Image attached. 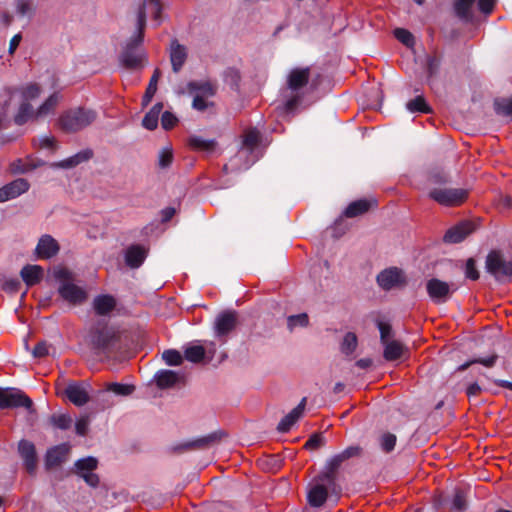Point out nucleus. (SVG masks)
I'll list each match as a JSON object with an SVG mask.
<instances>
[{"mask_svg": "<svg viewBox=\"0 0 512 512\" xmlns=\"http://www.w3.org/2000/svg\"><path fill=\"white\" fill-rule=\"evenodd\" d=\"M311 70L309 67H296L290 70L287 75V88L294 93L283 106V113H293L303 100V94L300 93L310 82Z\"/></svg>", "mask_w": 512, "mask_h": 512, "instance_id": "1", "label": "nucleus"}, {"mask_svg": "<svg viewBox=\"0 0 512 512\" xmlns=\"http://www.w3.org/2000/svg\"><path fill=\"white\" fill-rule=\"evenodd\" d=\"M55 278L59 281V295L67 302L79 305L86 301L87 292L84 287L74 282V276L66 268H60L55 271Z\"/></svg>", "mask_w": 512, "mask_h": 512, "instance_id": "2", "label": "nucleus"}, {"mask_svg": "<svg viewBox=\"0 0 512 512\" xmlns=\"http://www.w3.org/2000/svg\"><path fill=\"white\" fill-rule=\"evenodd\" d=\"M337 492V483L327 476L319 474L307 486V501L313 508L322 507L329 494Z\"/></svg>", "mask_w": 512, "mask_h": 512, "instance_id": "3", "label": "nucleus"}, {"mask_svg": "<svg viewBox=\"0 0 512 512\" xmlns=\"http://www.w3.org/2000/svg\"><path fill=\"white\" fill-rule=\"evenodd\" d=\"M96 117L97 113L94 110L79 107L63 113L59 118V124L63 131L72 133L86 128Z\"/></svg>", "mask_w": 512, "mask_h": 512, "instance_id": "4", "label": "nucleus"}, {"mask_svg": "<svg viewBox=\"0 0 512 512\" xmlns=\"http://www.w3.org/2000/svg\"><path fill=\"white\" fill-rule=\"evenodd\" d=\"M485 269L498 282H508L512 278V261L502 251L491 250L486 256Z\"/></svg>", "mask_w": 512, "mask_h": 512, "instance_id": "5", "label": "nucleus"}, {"mask_svg": "<svg viewBox=\"0 0 512 512\" xmlns=\"http://www.w3.org/2000/svg\"><path fill=\"white\" fill-rule=\"evenodd\" d=\"M143 41L130 38L123 47L119 62L121 66L128 70H140L144 67L146 61V53L142 47Z\"/></svg>", "mask_w": 512, "mask_h": 512, "instance_id": "6", "label": "nucleus"}, {"mask_svg": "<svg viewBox=\"0 0 512 512\" xmlns=\"http://www.w3.org/2000/svg\"><path fill=\"white\" fill-rule=\"evenodd\" d=\"M428 195L442 206H459L468 198V190L463 188H433Z\"/></svg>", "mask_w": 512, "mask_h": 512, "instance_id": "7", "label": "nucleus"}, {"mask_svg": "<svg viewBox=\"0 0 512 512\" xmlns=\"http://www.w3.org/2000/svg\"><path fill=\"white\" fill-rule=\"evenodd\" d=\"M476 0H456L453 8L455 15L463 22L469 23L473 20L472 7ZM496 0H478V8L483 14H490L495 6Z\"/></svg>", "mask_w": 512, "mask_h": 512, "instance_id": "8", "label": "nucleus"}, {"mask_svg": "<svg viewBox=\"0 0 512 512\" xmlns=\"http://www.w3.org/2000/svg\"><path fill=\"white\" fill-rule=\"evenodd\" d=\"M32 400L22 391L14 388H0V409L24 407L32 409Z\"/></svg>", "mask_w": 512, "mask_h": 512, "instance_id": "9", "label": "nucleus"}, {"mask_svg": "<svg viewBox=\"0 0 512 512\" xmlns=\"http://www.w3.org/2000/svg\"><path fill=\"white\" fill-rule=\"evenodd\" d=\"M361 448L359 446H350L342 452L333 455L326 461L324 471L321 473L336 482V474L341 465L352 457L359 456Z\"/></svg>", "mask_w": 512, "mask_h": 512, "instance_id": "10", "label": "nucleus"}, {"mask_svg": "<svg viewBox=\"0 0 512 512\" xmlns=\"http://www.w3.org/2000/svg\"><path fill=\"white\" fill-rule=\"evenodd\" d=\"M98 465V461L94 457H86L76 461L75 473L81 477L89 486L97 487L99 484V477L94 473Z\"/></svg>", "mask_w": 512, "mask_h": 512, "instance_id": "11", "label": "nucleus"}, {"mask_svg": "<svg viewBox=\"0 0 512 512\" xmlns=\"http://www.w3.org/2000/svg\"><path fill=\"white\" fill-rule=\"evenodd\" d=\"M117 340V333L113 328L107 326L96 329L91 336L93 345L105 353L112 350Z\"/></svg>", "mask_w": 512, "mask_h": 512, "instance_id": "12", "label": "nucleus"}, {"mask_svg": "<svg viewBox=\"0 0 512 512\" xmlns=\"http://www.w3.org/2000/svg\"><path fill=\"white\" fill-rule=\"evenodd\" d=\"M377 283L384 290H391L405 285L406 279L402 270L392 267L377 275Z\"/></svg>", "mask_w": 512, "mask_h": 512, "instance_id": "13", "label": "nucleus"}, {"mask_svg": "<svg viewBox=\"0 0 512 512\" xmlns=\"http://www.w3.org/2000/svg\"><path fill=\"white\" fill-rule=\"evenodd\" d=\"M426 289L429 297L435 303H445L454 291L447 282L437 278L428 280Z\"/></svg>", "mask_w": 512, "mask_h": 512, "instance_id": "14", "label": "nucleus"}, {"mask_svg": "<svg viewBox=\"0 0 512 512\" xmlns=\"http://www.w3.org/2000/svg\"><path fill=\"white\" fill-rule=\"evenodd\" d=\"M237 325V313L234 311H225L220 313L214 323L216 337L225 338Z\"/></svg>", "mask_w": 512, "mask_h": 512, "instance_id": "15", "label": "nucleus"}, {"mask_svg": "<svg viewBox=\"0 0 512 512\" xmlns=\"http://www.w3.org/2000/svg\"><path fill=\"white\" fill-rule=\"evenodd\" d=\"M29 182L24 178H17L0 188V202L14 199L28 191Z\"/></svg>", "mask_w": 512, "mask_h": 512, "instance_id": "16", "label": "nucleus"}, {"mask_svg": "<svg viewBox=\"0 0 512 512\" xmlns=\"http://www.w3.org/2000/svg\"><path fill=\"white\" fill-rule=\"evenodd\" d=\"M376 206L377 201L374 198L358 199L348 204V206L343 211L342 216L346 218H355L366 214Z\"/></svg>", "mask_w": 512, "mask_h": 512, "instance_id": "17", "label": "nucleus"}, {"mask_svg": "<svg viewBox=\"0 0 512 512\" xmlns=\"http://www.w3.org/2000/svg\"><path fill=\"white\" fill-rule=\"evenodd\" d=\"M18 451L23 459L24 466L28 473L33 474L37 466L35 446L28 440H21L18 444Z\"/></svg>", "mask_w": 512, "mask_h": 512, "instance_id": "18", "label": "nucleus"}, {"mask_svg": "<svg viewBox=\"0 0 512 512\" xmlns=\"http://www.w3.org/2000/svg\"><path fill=\"white\" fill-rule=\"evenodd\" d=\"M147 255V247L140 244L131 245L125 251V263L132 269L139 268L145 261Z\"/></svg>", "mask_w": 512, "mask_h": 512, "instance_id": "19", "label": "nucleus"}, {"mask_svg": "<svg viewBox=\"0 0 512 512\" xmlns=\"http://www.w3.org/2000/svg\"><path fill=\"white\" fill-rule=\"evenodd\" d=\"M169 54L172 70L174 73H178L187 60V48L180 44L177 39H173L170 44Z\"/></svg>", "mask_w": 512, "mask_h": 512, "instance_id": "20", "label": "nucleus"}, {"mask_svg": "<svg viewBox=\"0 0 512 512\" xmlns=\"http://www.w3.org/2000/svg\"><path fill=\"white\" fill-rule=\"evenodd\" d=\"M154 379L160 389H167L182 383L184 374L173 370H160L155 374Z\"/></svg>", "mask_w": 512, "mask_h": 512, "instance_id": "21", "label": "nucleus"}, {"mask_svg": "<svg viewBox=\"0 0 512 512\" xmlns=\"http://www.w3.org/2000/svg\"><path fill=\"white\" fill-rule=\"evenodd\" d=\"M64 394L76 406H82L89 400L85 386L76 382L69 383L64 390Z\"/></svg>", "mask_w": 512, "mask_h": 512, "instance_id": "22", "label": "nucleus"}, {"mask_svg": "<svg viewBox=\"0 0 512 512\" xmlns=\"http://www.w3.org/2000/svg\"><path fill=\"white\" fill-rule=\"evenodd\" d=\"M70 447L68 444L57 445L49 449L45 457V465L47 469L59 466L66 460Z\"/></svg>", "mask_w": 512, "mask_h": 512, "instance_id": "23", "label": "nucleus"}, {"mask_svg": "<svg viewBox=\"0 0 512 512\" xmlns=\"http://www.w3.org/2000/svg\"><path fill=\"white\" fill-rule=\"evenodd\" d=\"M306 401V397L302 398L300 403L279 422L277 426L279 432H288L291 427L299 420V418L303 415Z\"/></svg>", "mask_w": 512, "mask_h": 512, "instance_id": "24", "label": "nucleus"}, {"mask_svg": "<svg viewBox=\"0 0 512 512\" xmlns=\"http://www.w3.org/2000/svg\"><path fill=\"white\" fill-rule=\"evenodd\" d=\"M473 232L472 226H451L444 234L443 240L447 244H457L464 241Z\"/></svg>", "mask_w": 512, "mask_h": 512, "instance_id": "25", "label": "nucleus"}, {"mask_svg": "<svg viewBox=\"0 0 512 512\" xmlns=\"http://www.w3.org/2000/svg\"><path fill=\"white\" fill-rule=\"evenodd\" d=\"M93 309L100 316L109 315L116 307V299L112 295H98L93 300Z\"/></svg>", "mask_w": 512, "mask_h": 512, "instance_id": "26", "label": "nucleus"}, {"mask_svg": "<svg viewBox=\"0 0 512 512\" xmlns=\"http://www.w3.org/2000/svg\"><path fill=\"white\" fill-rule=\"evenodd\" d=\"M58 244L51 236H43L36 247V252L41 258H50L58 252Z\"/></svg>", "mask_w": 512, "mask_h": 512, "instance_id": "27", "label": "nucleus"}, {"mask_svg": "<svg viewBox=\"0 0 512 512\" xmlns=\"http://www.w3.org/2000/svg\"><path fill=\"white\" fill-rule=\"evenodd\" d=\"M93 157V151L91 149H85L82 150L75 155L68 157L57 164H55L56 167L63 168V169H69L76 167L77 165L86 162L90 160Z\"/></svg>", "mask_w": 512, "mask_h": 512, "instance_id": "28", "label": "nucleus"}, {"mask_svg": "<svg viewBox=\"0 0 512 512\" xmlns=\"http://www.w3.org/2000/svg\"><path fill=\"white\" fill-rule=\"evenodd\" d=\"M20 274L27 286H33L42 279L43 269L38 265H26Z\"/></svg>", "mask_w": 512, "mask_h": 512, "instance_id": "29", "label": "nucleus"}, {"mask_svg": "<svg viewBox=\"0 0 512 512\" xmlns=\"http://www.w3.org/2000/svg\"><path fill=\"white\" fill-rule=\"evenodd\" d=\"M383 345V356L387 361H394L401 358L406 351L404 345L396 340H390Z\"/></svg>", "mask_w": 512, "mask_h": 512, "instance_id": "30", "label": "nucleus"}, {"mask_svg": "<svg viewBox=\"0 0 512 512\" xmlns=\"http://www.w3.org/2000/svg\"><path fill=\"white\" fill-rule=\"evenodd\" d=\"M163 109V103L158 102L145 114L142 120V125L148 130H154L158 126L159 115Z\"/></svg>", "mask_w": 512, "mask_h": 512, "instance_id": "31", "label": "nucleus"}, {"mask_svg": "<svg viewBox=\"0 0 512 512\" xmlns=\"http://www.w3.org/2000/svg\"><path fill=\"white\" fill-rule=\"evenodd\" d=\"M161 76V72L158 68H156L150 78L146 91L142 97V106L146 107L150 104L152 98L154 97L157 91L158 80Z\"/></svg>", "mask_w": 512, "mask_h": 512, "instance_id": "32", "label": "nucleus"}, {"mask_svg": "<svg viewBox=\"0 0 512 512\" xmlns=\"http://www.w3.org/2000/svg\"><path fill=\"white\" fill-rule=\"evenodd\" d=\"M406 108L411 113L419 112V113L429 114L432 112V108L426 102L423 95H418L414 99L408 101L406 104Z\"/></svg>", "mask_w": 512, "mask_h": 512, "instance_id": "33", "label": "nucleus"}, {"mask_svg": "<svg viewBox=\"0 0 512 512\" xmlns=\"http://www.w3.org/2000/svg\"><path fill=\"white\" fill-rule=\"evenodd\" d=\"M493 106L497 115L511 117L512 119V96L508 98H496Z\"/></svg>", "mask_w": 512, "mask_h": 512, "instance_id": "34", "label": "nucleus"}, {"mask_svg": "<svg viewBox=\"0 0 512 512\" xmlns=\"http://www.w3.org/2000/svg\"><path fill=\"white\" fill-rule=\"evenodd\" d=\"M33 116L34 111L32 105L29 102L22 101L17 114L14 116V122L21 126Z\"/></svg>", "mask_w": 512, "mask_h": 512, "instance_id": "35", "label": "nucleus"}, {"mask_svg": "<svg viewBox=\"0 0 512 512\" xmlns=\"http://www.w3.org/2000/svg\"><path fill=\"white\" fill-rule=\"evenodd\" d=\"M184 357L190 362L199 363L205 357V348L201 345H189L184 350Z\"/></svg>", "mask_w": 512, "mask_h": 512, "instance_id": "36", "label": "nucleus"}, {"mask_svg": "<svg viewBox=\"0 0 512 512\" xmlns=\"http://www.w3.org/2000/svg\"><path fill=\"white\" fill-rule=\"evenodd\" d=\"M187 88L190 92L199 91L203 95L206 96H214L216 90L215 87L209 82H198V81H190L187 84Z\"/></svg>", "mask_w": 512, "mask_h": 512, "instance_id": "37", "label": "nucleus"}, {"mask_svg": "<svg viewBox=\"0 0 512 512\" xmlns=\"http://www.w3.org/2000/svg\"><path fill=\"white\" fill-rule=\"evenodd\" d=\"M441 66V58L437 55H428L426 58L427 79L430 81L439 73Z\"/></svg>", "mask_w": 512, "mask_h": 512, "instance_id": "38", "label": "nucleus"}, {"mask_svg": "<svg viewBox=\"0 0 512 512\" xmlns=\"http://www.w3.org/2000/svg\"><path fill=\"white\" fill-rule=\"evenodd\" d=\"M189 145L197 150L211 151L215 148L216 142L214 140H207L200 136H192L189 139Z\"/></svg>", "mask_w": 512, "mask_h": 512, "instance_id": "39", "label": "nucleus"}, {"mask_svg": "<svg viewBox=\"0 0 512 512\" xmlns=\"http://www.w3.org/2000/svg\"><path fill=\"white\" fill-rule=\"evenodd\" d=\"M309 324V317L306 313L291 315L287 318V327L290 331L296 328H304Z\"/></svg>", "mask_w": 512, "mask_h": 512, "instance_id": "40", "label": "nucleus"}, {"mask_svg": "<svg viewBox=\"0 0 512 512\" xmlns=\"http://www.w3.org/2000/svg\"><path fill=\"white\" fill-rule=\"evenodd\" d=\"M141 8L147 9L158 25L161 23L162 5L160 0H145Z\"/></svg>", "mask_w": 512, "mask_h": 512, "instance_id": "41", "label": "nucleus"}, {"mask_svg": "<svg viewBox=\"0 0 512 512\" xmlns=\"http://www.w3.org/2000/svg\"><path fill=\"white\" fill-rule=\"evenodd\" d=\"M146 27V11L144 8L139 7L137 13V27L136 32L131 38L137 39V41L144 40V30Z\"/></svg>", "mask_w": 512, "mask_h": 512, "instance_id": "42", "label": "nucleus"}, {"mask_svg": "<svg viewBox=\"0 0 512 512\" xmlns=\"http://www.w3.org/2000/svg\"><path fill=\"white\" fill-rule=\"evenodd\" d=\"M59 97L57 93H54L48 97V99L38 108L35 113L36 117L45 116L50 113L56 107Z\"/></svg>", "mask_w": 512, "mask_h": 512, "instance_id": "43", "label": "nucleus"}, {"mask_svg": "<svg viewBox=\"0 0 512 512\" xmlns=\"http://www.w3.org/2000/svg\"><path fill=\"white\" fill-rule=\"evenodd\" d=\"M357 347V336L353 332H348L345 334L343 341L341 343V351L346 354H352Z\"/></svg>", "mask_w": 512, "mask_h": 512, "instance_id": "44", "label": "nucleus"}, {"mask_svg": "<svg viewBox=\"0 0 512 512\" xmlns=\"http://www.w3.org/2000/svg\"><path fill=\"white\" fill-rule=\"evenodd\" d=\"M162 358L169 366H179L183 362L182 354L174 349L165 350L162 354Z\"/></svg>", "mask_w": 512, "mask_h": 512, "instance_id": "45", "label": "nucleus"}, {"mask_svg": "<svg viewBox=\"0 0 512 512\" xmlns=\"http://www.w3.org/2000/svg\"><path fill=\"white\" fill-rule=\"evenodd\" d=\"M394 36L398 41L407 47H413L415 44V38L413 34L404 28H396L394 30Z\"/></svg>", "mask_w": 512, "mask_h": 512, "instance_id": "46", "label": "nucleus"}, {"mask_svg": "<svg viewBox=\"0 0 512 512\" xmlns=\"http://www.w3.org/2000/svg\"><path fill=\"white\" fill-rule=\"evenodd\" d=\"M107 390L115 393L116 395L128 396L134 392L135 387L129 384L109 383L107 385Z\"/></svg>", "mask_w": 512, "mask_h": 512, "instance_id": "47", "label": "nucleus"}, {"mask_svg": "<svg viewBox=\"0 0 512 512\" xmlns=\"http://www.w3.org/2000/svg\"><path fill=\"white\" fill-rule=\"evenodd\" d=\"M50 422L61 430L70 428L72 419L68 414H54L50 418Z\"/></svg>", "mask_w": 512, "mask_h": 512, "instance_id": "48", "label": "nucleus"}, {"mask_svg": "<svg viewBox=\"0 0 512 512\" xmlns=\"http://www.w3.org/2000/svg\"><path fill=\"white\" fill-rule=\"evenodd\" d=\"M173 162V152L169 147H164L159 151L158 154V166L161 169L170 167Z\"/></svg>", "mask_w": 512, "mask_h": 512, "instance_id": "49", "label": "nucleus"}, {"mask_svg": "<svg viewBox=\"0 0 512 512\" xmlns=\"http://www.w3.org/2000/svg\"><path fill=\"white\" fill-rule=\"evenodd\" d=\"M260 141V134L256 129L247 131L244 135L243 144L250 150L254 149Z\"/></svg>", "mask_w": 512, "mask_h": 512, "instance_id": "50", "label": "nucleus"}, {"mask_svg": "<svg viewBox=\"0 0 512 512\" xmlns=\"http://www.w3.org/2000/svg\"><path fill=\"white\" fill-rule=\"evenodd\" d=\"M496 359H497V356L496 355H492V356H489L487 358H477V359H474V360H471V361H468L464 364H462L461 366H459V370L460 371H464L466 370L470 365L474 364V363H480L486 367H492L495 362H496Z\"/></svg>", "mask_w": 512, "mask_h": 512, "instance_id": "51", "label": "nucleus"}, {"mask_svg": "<svg viewBox=\"0 0 512 512\" xmlns=\"http://www.w3.org/2000/svg\"><path fill=\"white\" fill-rule=\"evenodd\" d=\"M40 95V87L37 84H30L26 86L22 91L23 101L29 102L30 100L36 99Z\"/></svg>", "mask_w": 512, "mask_h": 512, "instance_id": "52", "label": "nucleus"}, {"mask_svg": "<svg viewBox=\"0 0 512 512\" xmlns=\"http://www.w3.org/2000/svg\"><path fill=\"white\" fill-rule=\"evenodd\" d=\"M178 123V118L170 111H165L161 116V126L164 130L172 129Z\"/></svg>", "mask_w": 512, "mask_h": 512, "instance_id": "53", "label": "nucleus"}, {"mask_svg": "<svg viewBox=\"0 0 512 512\" xmlns=\"http://www.w3.org/2000/svg\"><path fill=\"white\" fill-rule=\"evenodd\" d=\"M381 447L384 451L390 452L394 449L396 444V436L391 433L383 434L380 439Z\"/></svg>", "mask_w": 512, "mask_h": 512, "instance_id": "54", "label": "nucleus"}, {"mask_svg": "<svg viewBox=\"0 0 512 512\" xmlns=\"http://www.w3.org/2000/svg\"><path fill=\"white\" fill-rule=\"evenodd\" d=\"M465 276L471 280H477L479 278V272L476 268V262L473 258H469L466 261Z\"/></svg>", "mask_w": 512, "mask_h": 512, "instance_id": "55", "label": "nucleus"}, {"mask_svg": "<svg viewBox=\"0 0 512 512\" xmlns=\"http://www.w3.org/2000/svg\"><path fill=\"white\" fill-rule=\"evenodd\" d=\"M89 424V416L85 415L80 417L75 424L76 433L80 436H85L88 432Z\"/></svg>", "mask_w": 512, "mask_h": 512, "instance_id": "56", "label": "nucleus"}, {"mask_svg": "<svg viewBox=\"0 0 512 512\" xmlns=\"http://www.w3.org/2000/svg\"><path fill=\"white\" fill-rule=\"evenodd\" d=\"M16 11L20 16L32 14L33 8L30 0H17Z\"/></svg>", "mask_w": 512, "mask_h": 512, "instance_id": "57", "label": "nucleus"}, {"mask_svg": "<svg viewBox=\"0 0 512 512\" xmlns=\"http://www.w3.org/2000/svg\"><path fill=\"white\" fill-rule=\"evenodd\" d=\"M466 508V500L461 491H457L452 500V509L463 511Z\"/></svg>", "mask_w": 512, "mask_h": 512, "instance_id": "58", "label": "nucleus"}, {"mask_svg": "<svg viewBox=\"0 0 512 512\" xmlns=\"http://www.w3.org/2000/svg\"><path fill=\"white\" fill-rule=\"evenodd\" d=\"M325 443L324 438L321 436V434H313L308 441L305 444V447L307 449H317L321 446H323Z\"/></svg>", "mask_w": 512, "mask_h": 512, "instance_id": "59", "label": "nucleus"}, {"mask_svg": "<svg viewBox=\"0 0 512 512\" xmlns=\"http://www.w3.org/2000/svg\"><path fill=\"white\" fill-rule=\"evenodd\" d=\"M378 328L380 331V339H381L382 344L390 341L389 338L391 335V326L387 323L379 321Z\"/></svg>", "mask_w": 512, "mask_h": 512, "instance_id": "60", "label": "nucleus"}, {"mask_svg": "<svg viewBox=\"0 0 512 512\" xmlns=\"http://www.w3.org/2000/svg\"><path fill=\"white\" fill-rule=\"evenodd\" d=\"M209 106V103L204 99L202 95H196L192 101V107L197 111H205Z\"/></svg>", "mask_w": 512, "mask_h": 512, "instance_id": "61", "label": "nucleus"}, {"mask_svg": "<svg viewBox=\"0 0 512 512\" xmlns=\"http://www.w3.org/2000/svg\"><path fill=\"white\" fill-rule=\"evenodd\" d=\"M49 353V347L46 342H39L33 349L32 354L36 358H41Z\"/></svg>", "mask_w": 512, "mask_h": 512, "instance_id": "62", "label": "nucleus"}, {"mask_svg": "<svg viewBox=\"0 0 512 512\" xmlns=\"http://www.w3.org/2000/svg\"><path fill=\"white\" fill-rule=\"evenodd\" d=\"M429 181L433 184H446L449 182L448 176L444 172H433L429 176Z\"/></svg>", "mask_w": 512, "mask_h": 512, "instance_id": "63", "label": "nucleus"}, {"mask_svg": "<svg viewBox=\"0 0 512 512\" xmlns=\"http://www.w3.org/2000/svg\"><path fill=\"white\" fill-rule=\"evenodd\" d=\"M175 213H176V209L174 207H166V208L162 209L160 212L162 224L169 222L173 218Z\"/></svg>", "mask_w": 512, "mask_h": 512, "instance_id": "64", "label": "nucleus"}]
</instances>
